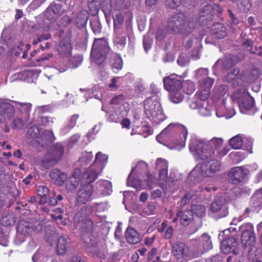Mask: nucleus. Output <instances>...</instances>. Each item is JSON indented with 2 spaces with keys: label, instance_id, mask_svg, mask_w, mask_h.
<instances>
[{
  "label": "nucleus",
  "instance_id": "1",
  "mask_svg": "<svg viewBox=\"0 0 262 262\" xmlns=\"http://www.w3.org/2000/svg\"><path fill=\"white\" fill-rule=\"evenodd\" d=\"M223 143L221 138H214L208 141L193 138L191 140L189 149L196 158L205 160L213 157L214 149L221 157L227 155L229 150L225 147L222 148Z\"/></svg>",
  "mask_w": 262,
  "mask_h": 262
},
{
  "label": "nucleus",
  "instance_id": "2",
  "mask_svg": "<svg viewBox=\"0 0 262 262\" xmlns=\"http://www.w3.org/2000/svg\"><path fill=\"white\" fill-rule=\"evenodd\" d=\"M0 98V123H7L15 116L16 111L20 115L27 118L30 115L32 104Z\"/></svg>",
  "mask_w": 262,
  "mask_h": 262
},
{
  "label": "nucleus",
  "instance_id": "3",
  "mask_svg": "<svg viewBox=\"0 0 262 262\" xmlns=\"http://www.w3.org/2000/svg\"><path fill=\"white\" fill-rule=\"evenodd\" d=\"M195 20L187 18L183 13H179L169 19L166 28L170 33L187 34L195 28Z\"/></svg>",
  "mask_w": 262,
  "mask_h": 262
},
{
  "label": "nucleus",
  "instance_id": "4",
  "mask_svg": "<svg viewBox=\"0 0 262 262\" xmlns=\"http://www.w3.org/2000/svg\"><path fill=\"white\" fill-rule=\"evenodd\" d=\"M220 169V161L212 160L208 162H201L198 164L191 171L189 176L199 180L205 177L213 176Z\"/></svg>",
  "mask_w": 262,
  "mask_h": 262
},
{
  "label": "nucleus",
  "instance_id": "5",
  "mask_svg": "<svg viewBox=\"0 0 262 262\" xmlns=\"http://www.w3.org/2000/svg\"><path fill=\"white\" fill-rule=\"evenodd\" d=\"M144 108L146 116L152 122L157 124L165 119V116L161 104L156 98H148L146 99Z\"/></svg>",
  "mask_w": 262,
  "mask_h": 262
},
{
  "label": "nucleus",
  "instance_id": "6",
  "mask_svg": "<svg viewBox=\"0 0 262 262\" xmlns=\"http://www.w3.org/2000/svg\"><path fill=\"white\" fill-rule=\"evenodd\" d=\"M172 129H173L174 133L180 134V135L179 139H176L177 143H174L173 147L170 148L180 149V148L184 146L187 135V129L184 125L178 123L170 124L157 136V140L159 143H161V140L165 138V135L169 133Z\"/></svg>",
  "mask_w": 262,
  "mask_h": 262
},
{
  "label": "nucleus",
  "instance_id": "7",
  "mask_svg": "<svg viewBox=\"0 0 262 262\" xmlns=\"http://www.w3.org/2000/svg\"><path fill=\"white\" fill-rule=\"evenodd\" d=\"M110 50L108 42L104 38L96 39L93 45L91 58L97 64H102L110 57Z\"/></svg>",
  "mask_w": 262,
  "mask_h": 262
},
{
  "label": "nucleus",
  "instance_id": "8",
  "mask_svg": "<svg viewBox=\"0 0 262 262\" xmlns=\"http://www.w3.org/2000/svg\"><path fill=\"white\" fill-rule=\"evenodd\" d=\"M92 211L91 206H86L78 211L74 216L75 225L76 228L80 227L83 232V236L88 234L89 236L93 231V222L87 219V216L90 215Z\"/></svg>",
  "mask_w": 262,
  "mask_h": 262
},
{
  "label": "nucleus",
  "instance_id": "9",
  "mask_svg": "<svg viewBox=\"0 0 262 262\" xmlns=\"http://www.w3.org/2000/svg\"><path fill=\"white\" fill-rule=\"evenodd\" d=\"M64 153V149L60 143H56L53 145L43 157L41 164L45 168H49L54 166L62 158Z\"/></svg>",
  "mask_w": 262,
  "mask_h": 262
},
{
  "label": "nucleus",
  "instance_id": "10",
  "mask_svg": "<svg viewBox=\"0 0 262 262\" xmlns=\"http://www.w3.org/2000/svg\"><path fill=\"white\" fill-rule=\"evenodd\" d=\"M42 230V226L37 224L34 228L31 223L24 221L18 222L16 235L15 243L20 244L23 242L25 237L34 233H38Z\"/></svg>",
  "mask_w": 262,
  "mask_h": 262
},
{
  "label": "nucleus",
  "instance_id": "11",
  "mask_svg": "<svg viewBox=\"0 0 262 262\" xmlns=\"http://www.w3.org/2000/svg\"><path fill=\"white\" fill-rule=\"evenodd\" d=\"M156 167L159 171V185L161 188L166 189L167 186L171 187L169 180H167L168 162L165 159L159 158L156 161Z\"/></svg>",
  "mask_w": 262,
  "mask_h": 262
},
{
  "label": "nucleus",
  "instance_id": "12",
  "mask_svg": "<svg viewBox=\"0 0 262 262\" xmlns=\"http://www.w3.org/2000/svg\"><path fill=\"white\" fill-rule=\"evenodd\" d=\"M233 98L237 101L241 112L250 109L254 104V100L245 90L236 91Z\"/></svg>",
  "mask_w": 262,
  "mask_h": 262
},
{
  "label": "nucleus",
  "instance_id": "13",
  "mask_svg": "<svg viewBox=\"0 0 262 262\" xmlns=\"http://www.w3.org/2000/svg\"><path fill=\"white\" fill-rule=\"evenodd\" d=\"M171 249L173 255L178 261L185 262L190 255L189 247L183 242L173 243Z\"/></svg>",
  "mask_w": 262,
  "mask_h": 262
},
{
  "label": "nucleus",
  "instance_id": "14",
  "mask_svg": "<svg viewBox=\"0 0 262 262\" xmlns=\"http://www.w3.org/2000/svg\"><path fill=\"white\" fill-rule=\"evenodd\" d=\"M210 211L215 217L226 216L228 213V210L225 199L220 197L215 199L210 205Z\"/></svg>",
  "mask_w": 262,
  "mask_h": 262
},
{
  "label": "nucleus",
  "instance_id": "15",
  "mask_svg": "<svg viewBox=\"0 0 262 262\" xmlns=\"http://www.w3.org/2000/svg\"><path fill=\"white\" fill-rule=\"evenodd\" d=\"M242 231V243L245 246L252 245L256 241L253 226L251 223L242 225L239 228Z\"/></svg>",
  "mask_w": 262,
  "mask_h": 262
},
{
  "label": "nucleus",
  "instance_id": "16",
  "mask_svg": "<svg viewBox=\"0 0 262 262\" xmlns=\"http://www.w3.org/2000/svg\"><path fill=\"white\" fill-rule=\"evenodd\" d=\"M163 82L165 89L169 92L181 91L182 88L181 77L174 74L164 77Z\"/></svg>",
  "mask_w": 262,
  "mask_h": 262
},
{
  "label": "nucleus",
  "instance_id": "17",
  "mask_svg": "<svg viewBox=\"0 0 262 262\" xmlns=\"http://www.w3.org/2000/svg\"><path fill=\"white\" fill-rule=\"evenodd\" d=\"M130 30L127 28L116 29L114 31L113 42L114 47L119 50H123L126 43V37Z\"/></svg>",
  "mask_w": 262,
  "mask_h": 262
},
{
  "label": "nucleus",
  "instance_id": "18",
  "mask_svg": "<svg viewBox=\"0 0 262 262\" xmlns=\"http://www.w3.org/2000/svg\"><path fill=\"white\" fill-rule=\"evenodd\" d=\"M102 171V167H97L92 165L83 173L82 181L84 183H90L94 182Z\"/></svg>",
  "mask_w": 262,
  "mask_h": 262
},
{
  "label": "nucleus",
  "instance_id": "19",
  "mask_svg": "<svg viewBox=\"0 0 262 262\" xmlns=\"http://www.w3.org/2000/svg\"><path fill=\"white\" fill-rule=\"evenodd\" d=\"M238 243L235 237H230L225 239H223L221 243V249L225 254L233 252L235 254L238 253L236 250Z\"/></svg>",
  "mask_w": 262,
  "mask_h": 262
},
{
  "label": "nucleus",
  "instance_id": "20",
  "mask_svg": "<svg viewBox=\"0 0 262 262\" xmlns=\"http://www.w3.org/2000/svg\"><path fill=\"white\" fill-rule=\"evenodd\" d=\"M93 192V186L87 184L82 186L78 192L77 200L81 203H85L91 199V196Z\"/></svg>",
  "mask_w": 262,
  "mask_h": 262
},
{
  "label": "nucleus",
  "instance_id": "21",
  "mask_svg": "<svg viewBox=\"0 0 262 262\" xmlns=\"http://www.w3.org/2000/svg\"><path fill=\"white\" fill-rule=\"evenodd\" d=\"M129 110V104L124 103L123 107H115L113 112L109 115L108 119L111 122H117L125 115Z\"/></svg>",
  "mask_w": 262,
  "mask_h": 262
},
{
  "label": "nucleus",
  "instance_id": "22",
  "mask_svg": "<svg viewBox=\"0 0 262 262\" xmlns=\"http://www.w3.org/2000/svg\"><path fill=\"white\" fill-rule=\"evenodd\" d=\"M62 13V9L60 4H51L45 12V15L49 20H53Z\"/></svg>",
  "mask_w": 262,
  "mask_h": 262
},
{
  "label": "nucleus",
  "instance_id": "23",
  "mask_svg": "<svg viewBox=\"0 0 262 262\" xmlns=\"http://www.w3.org/2000/svg\"><path fill=\"white\" fill-rule=\"evenodd\" d=\"M50 177L53 181L59 186L62 185L67 179V174L58 169L55 168L51 171Z\"/></svg>",
  "mask_w": 262,
  "mask_h": 262
},
{
  "label": "nucleus",
  "instance_id": "24",
  "mask_svg": "<svg viewBox=\"0 0 262 262\" xmlns=\"http://www.w3.org/2000/svg\"><path fill=\"white\" fill-rule=\"evenodd\" d=\"M198 247L203 252L212 248V244L210 236L206 233L202 235L198 239Z\"/></svg>",
  "mask_w": 262,
  "mask_h": 262
},
{
  "label": "nucleus",
  "instance_id": "25",
  "mask_svg": "<svg viewBox=\"0 0 262 262\" xmlns=\"http://www.w3.org/2000/svg\"><path fill=\"white\" fill-rule=\"evenodd\" d=\"M96 189L99 194L102 196L110 195L112 192V185L106 180H99L96 183Z\"/></svg>",
  "mask_w": 262,
  "mask_h": 262
},
{
  "label": "nucleus",
  "instance_id": "26",
  "mask_svg": "<svg viewBox=\"0 0 262 262\" xmlns=\"http://www.w3.org/2000/svg\"><path fill=\"white\" fill-rule=\"evenodd\" d=\"M246 173L242 167L233 168L230 172V177L232 182L234 184H238L242 182L245 178Z\"/></svg>",
  "mask_w": 262,
  "mask_h": 262
},
{
  "label": "nucleus",
  "instance_id": "27",
  "mask_svg": "<svg viewBox=\"0 0 262 262\" xmlns=\"http://www.w3.org/2000/svg\"><path fill=\"white\" fill-rule=\"evenodd\" d=\"M70 245L69 239L64 235L59 237L56 243V252L58 254L63 255L67 251Z\"/></svg>",
  "mask_w": 262,
  "mask_h": 262
},
{
  "label": "nucleus",
  "instance_id": "28",
  "mask_svg": "<svg viewBox=\"0 0 262 262\" xmlns=\"http://www.w3.org/2000/svg\"><path fill=\"white\" fill-rule=\"evenodd\" d=\"M177 217H179L181 224L184 226H188L193 219V213L191 210L180 211L177 213Z\"/></svg>",
  "mask_w": 262,
  "mask_h": 262
},
{
  "label": "nucleus",
  "instance_id": "29",
  "mask_svg": "<svg viewBox=\"0 0 262 262\" xmlns=\"http://www.w3.org/2000/svg\"><path fill=\"white\" fill-rule=\"evenodd\" d=\"M125 236L127 242L132 244H137L140 241L138 233L132 228H127Z\"/></svg>",
  "mask_w": 262,
  "mask_h": 262
},
{
  "label": "nucleus",
  "instance_id": "30",
  "mask_svg": "<svg viewBox=\"0 0 262 262\" xmlns=\"http://www.w3.org/2000/svg\"><path fill=\"white\" fill-rule=\"evenodd\" d=\"M251 202L254 210H258L262 207V188L255 192L252 196Z\"/></svg>",
  "mask_w": 262,
  "mask_h": 262
},
{
  "label": "nucleus",
  "instance_id": "31",
  "mask_svg": "<svg viewBox=\"0 0 262 262\" xmlns=\"http://www.w3.org/2000/svg\"><path fill=\"white\" fill-rule=\"evenodd\" d=\"M212 32L214 37L222 39L226 35V28L221 23L214 24L212 27Z\"/></svg>",
  "mask_w": 262,
  "mask_h": 262
},
{
  "label": "nucleus",
  "instance_id": "32",
  "mask_svg": "<svg viewBox=\"0 0 262 262\" xmlns=\"http://www.w3.org/2000/svg\"><path fill=\"white\" fill-rule=\"evenodd\" d=\"M108 156L103 154L100 151L98 152L95 156V161L93 165H96L97 167H102L103 169L105 164L107 162Z\"/></svg>",
  "mask_w": 262,
  "mask_h": 262
},
{
  "label": "nucleus",
  "instance_id": "33",
  "mask_svg": "<svg viewBox=\"0 0 262 262\" xmlns=\"http://www.w3.org/2000/svg\"><path fill=\"white\" fill-rule=\"evenodd\" d=\"M243 135L239 134L230 139L229 143L232 148L239 149L243 144Z\"/></svg>",
  "mask_w": 262,
  "mask_h": 262
},
{
  "label": "nucleus",
  "instance_id": "34",
  "mask_svg": "<svg viewBox=\"0 0 262 262\" xmlns=\"http://www.w3.org/2000/svg\"><path fill=\"white\" fill-rule=\"evenodd\" d=\"M112 58V68L117 71L121 70L123 67V61L119 54L115 53H111L110 56Z\"/></svg>",
  "mask_w": 262,
  "mask_h": 262
},
{
  "label": "nucleus",
  "instance_id": "35",
  "mask_svg": "<svg viewBox=\"0 0 262 262\" xmlns=\"http://www.w3.org/2000/svg\"><path fill=\"white\" fill-rule=\"evenodd\" d=\"M113 105H116V107H123L124 103H128L126 101V98L123 94L114 95L111 101Z\"/></svg>",
  "mask_w": 262,
  "mask_h": 262
},
{
  "label": "nucleus",
  "instance_id": "36",
  "mask_svg": "<svg viewBox=\"0 0 262 262\" xmlns=\"http://www.w3.org/2000/svg\"><path fill=\"white\" fill-rule=\"evenodd\" d=\"M72 51L71 45L68 42H61L58 48V52L60 54L63 56L69 55Z\"/></svg>",
  "mask_w": 262,
  "mask_h": 262
},
{
  "label": "nucleus",
  "instance_id": "37",
  "mask_svg": "<svg viewBox=\"0 0 262 262\" xmlns=\"http://www.w3.org/2000/svg\"><path fill=\"white\" fill-rule=\"evenodd\" d=\"M170 100L174 103H178L183 99V94L182 89L181 91L170 92L169 94Z\"/></svg>",
  "mask_w": 262,
  "mask_h": 262
},
{
  "label": "nucleus",
  "instance_id": "38",
  "mask_svg": "<svg viewBox=\"0 0 262 262\" xmlns=\"http://www.w3.org/2000/svg\"><path fill=\"white\" fill-rule=\"evenodd\" d=\"M27 134L30 137L39 139L40 134V129L37 126L33 125L28 129Z\"/></svg>",
  "mask_w": 262,
  "mask_h": 262
},
{
  "label": "nucleus",
  "instance_id": "39",
  "mask_svg": "<svg viewBox=\"0 0 262 262\" xmlns=\"http://www.w3.org/2000/svg\"><path fill=\"white\" fill-rule=\"evenodd\" d=\"M114 8L117 10H120L130 5L129 0H115Z\"/></svg>",
  "mask_w": 262,
  "mask_h": 262
},
{
  "label": "nucleus",
  "instance_id": "40",
  "mask_svg": "<svg viewBox=\"0 0 262 262\" xmlns=\"http://www.w3.org/2000/svg\"><path fill=\"white\" fill-rule=\"evenodd\" d=\"M79 117L78 115H74L72 116L68 123V126L62 128V131L63 133L66 134L69 132L76 124V121Z\"/></svg>",
  "mask_w": 262,
  "mask_h": 262
},
{
  "label": "nucleus",
  "instance_id": "41",
  "mask_svg": "<svg viewBox=\"0 0 262 262\" xmlns=\"http://www.w3.org/2000/svg\"><path fill=\"white\" fill-rule=\"evenodd\" d=\"M104 90L99 85H95L92 90V94L95 98L100 100L102 97Z\"/></svg>",
  "mask_w": 262,
  "mask_h": 262
},
{
  "label": "nucleus",
  "instance_id": "42",
  "mask_svg": "<svg viewBox=\"0 0 262 262\" xmlns=\"http://www.w3.org/2000/svg\"><path fill=\"white\" fill-rule=\"evenodd\" d=\"M199 114L203 116H208L211 115V106L206 102L203 103L199 107Z\"/></svg>",
  "mask_w": 262,
  "mask_h": 262
},
{
  "label": "nucleus",
  "instance_id": "43",
  "mask_svg": "<svg viewBox=\"0 0 262 262\" xmlns=\"http://www.w3.org/2000/svg\"><path fill=\"white\" fill-rule=\"evenodd\" d=\"M192 211L196 216L202 217L206 213V208L204 206L200 205H193L191 207Z\"/></svg>",
  "mask_w": 262,
  "mask_h": 262
},
{
  "label": "nucleus",
  "instance_id": "44",
  "mask_svg": "<svg viewBox=\"0 0 262 262\" xmlns=\"http://www.w3.org/2000/svg\"><path fill=\"white\" fill-rule=\"evenodd\" d=\"M124 19L122 15L121 14H117L115 18L114 19V31H116V29H122L123 28H127L128 30H130L129 27L127 26H120V25L122 24L123 23Z\"/></svg>",
  "mask_w": 262,
  "mask_h": 262
},
{
  "label": "nucleus",
  "instance_id": "45",
  "mask_svg": "<svg viewBox=\"0 0 262 262\" xmlns=\"http://www.w3.org/2000/svg\"><path fill=\"white\" fill-rule=\"evenodd\" d=\"M238 73L239 70L238 69H232L225 76L224 80L227 82H231L237 77Z\"/></svg>",
  "mask_w": 262,
  "mask_h": 262
},
{
  "label": "nucleus",
  "instance_id": "46",
  "mask_svg": "<svg viewBox=\"0 0 262 262\" xmlns=\"http://www.w3.org/2000/svg\"><path fill=\"white\" fill-rule=\"evenodd\" d=\"M208 74V71L206 68H200L195 71V77L200 81L205 78Z\"/></svg>",
  "mask_w": 262,
  "mask_h": 262
},
{
  "label": "nucleus",
  "instance_id": "47",
  "mask_svg": "<svg viewBox=\"0 0 262 262\" xmlns=\"http://www.w3.org/2000/svg\"><path fill=\"white\" fill-rule=\"evenodd\" d=\"M200 82L201 89H209L210 90L214 80L209 77H206Z\"/></svg>",
  "mask_w": 262,
  "mask_h": 262
},
{
  "label": "nucleus",
  "instance_id": "48",
  "mask_svg": "<svg viewBox=\"0 0 262 262\" xmlns=\"http://www.w3.org/2000/svg\"><path fill=\"white\" fill-rule=\"evenodd\" d=\"M79 183V181L78 180L70 177L66 184L67 189L70 191L74 190L78 186Z\"/></svg>",
  "mask_w": 262,
  "mask_h": 262
},
{
  "label": "nucleus",
  "instance_id": "49",
  "mask_svg": "<svg viewBox=\"0 0 262 262\" xmlns=\"http://www.w3.org/2000/svg\"><path fill=\"white\" fill-rule=\"evenodd\" d=\"M32 259L34 262H47L48 258L38 251L34 254Z\"/></svg>",
  "mask_w": 262,
  "mask_h": 262
},
{
  "label": "nucleus",
  "instance_id": "50",
  "mask_svg": "<svg viewBox=\"0 0 262 262\" xmlns=\"http://www.w3.org/2000/svg\"><path fill=\"white\" fill-rule=\"evenodd\" d=\"M209 94V90L205 89H202L196 93L198 97L203 101L206 100L208 98Z\"/></svg>",
  "mask_w": 262,
  "mask_h": 262
},
{
  "label": "nucleus",
  "instance_id": "51",
  "mask_svg": "<svg viewBox=\"0 0 262 262\" xmlns=\"http://www.w3.org/2000/svg\"><path fill=\"white\" fill-rule=\"evenodd\" d=\"M12 125L13 128L21 129L24 126L25 122L21 118L17 117L13 120Z\"/></svg>",
  "mask_w": 262,
  "mask_h": 262
},
{
  "label": "nucleus",
  "instance_id": "52",
  "mask_svg": "<svg viewBox=\"0 0 262 262\" xmlns=\"http://www.w3.org/2000/svg\"><path fill=\"white\" fill-rule=\"evenodd\" d=\"M40 138L42 140L51 141L53 139V134L50 130L42 131L40 130Z\"/></svg>",
  "mask_w": 262,
  "mask_h": 262
},
{
  "label": "nucleus",
  "instance_id": "53",
  "mask_svg": "<svg viewBox=\"0 0 262 262\" xmlns=\"http://www.w3.org/2000/svg\"><path fill=\"white\" fill-rule=\"evenodd\" d=\"M102 10L107 19L110 17L112 12V6L110 3L104 4Z\"/></svg>",
  "mask_w": 262,
  "mask_h": 262
},
{
  "label": "nucleus",
  "instance_id": "54",
  "mask_svg": "<svg viewBox=\"0 0 262 262\" xmlns=\"http://www.w3.org/2000/svg\"><path fill=\"white\" fill-rule=\"evenodd\" d=\"M37 192L41 197H44L49 194V189L46 186H39L37 188Z\"/></svg>",
  "mask_w": 262,
  "mask_h": 262
},
{
  "label": "nucleus",
  "instance_id": "55",
  "mask_svg": "<svg viewBox=\"0 0 262 262\" xmlns=\"http://www.w3.org/2000/svg\"><path fill=\"white\" fill-rule=\"evenodd\" d=\"M147 168L148 165L145 162L143 161L138 162L136 165V167L132 169V172L128 176V179L131 178V176L136 168H137L138 170H147Z\"/></svg>",
  "mask_w": 262,
  "mask_h": 262
},
{
  "label": "nucleus",
  "instance_id": "56",
  "mask_svg": "<svg viewBox=\"0 0 262 262\" xmlns=\"http://www.w3.org/2000/svg\"><path fill=\"white\" fill-rule=\"evenodd\" d=\"M228 91V88L225 85H222L217 86L215 90V92L218 96H222L226 94Z\"/></svg>",
  "mask_w": 262,
  "mask_h": 262
},
{
  "label": "nucleus",
  "instance_id": "57",
  "mask_svg": "<svg viewBox=\"0 0 262 262\" xmlns=\"http://www.w3.org/2000/svg\"><path fill=\"white\" fill-rule=\"evenodd\" d=\"M152 39L148 36H145L143 39V46L144 50L147 52L151 47Z\"/></svg>",
  "mask_w": 262,
  "mask_h": 262
},
{
  "label": "nucleus",
  "instance_id": "58",
  "mask_svg": "<svg viewBox=\"0 0 262 262\" xmlns=\"http://www.w3.org/2000/svg\"><path fill=\"white\" fill-rule=\"evenodd\" d=\"M222 63L223 64V67L224 69H228L230 67H231L232 65V63L230 59H228L227 58L224 59V60L222 61L220 60H218L215 63V65H218L220 64L221 63Z\"/></svg>",
  "mask_w": 262,
  "mask_h": 262
},
{
  "label": "nucleus",
  "instance_id": "59",
  "mask_svg": "<svg viewBox=\"0 0 262 262\" xmlns=\"http://www.w3.org/2000/svg\"><path fill=\"white\" fill-rule=\"evenodd\" d=\"M182 0H166L167 6L171 8H174L179 5Z\"/></svg>",
  "mask_w": 262,
  "mask_h": 262
},
{
  "label": "nucleus",
  "instance_id": "60",
  "mask_svg": "<svg viewBox=\"0 0 262 262\" xmlns=\"http://www.w3.org/2000/svg\"><path fill=\"white\" fill-rule=\"evenodd\" d=\"M82 61V58L81 56H76L73 57L72 60L73 67L77 68Z\"/></svg>",
  "mask_w": 262,
  "mask_h": 262
},
{
  "label": "nucleus",
  "instance_id": "61",
  "mask_svg": "<svg viewBox=\"0 0 262 262\" xmlns=\"http://www.w3.org/2000/svg\"><path fill=\"white\" fill-rule=\"evenodd\" d=\"M119 77H114L113 78L110 83L108 84V86L114 90H116L118 88V85L117 84V79Z\"/></svg>",
  "mask_w": 262,
  "mask_h": 262
},
{
  "label": "nucleus",
  "instance_id": "62",
  "mask_svg": "<svg viewBox=\"0 0 262 262\" xmlns=\"http://www.w3.org/2000/svg\"><path fill=\"white\" fill-rule=\"evenodd\" d=\"M81 173V171L80 168H76L74 169L73 172L72 173L71 178L72 179H75L76 180H78L79 181Z\"/></svg>",
  "mask_w": 262,
  "mask_h": 262
},
{
  "label": "nucleus",
  "instance_id": "63",
  "mask_svg": "<svg viewBox=\"0 0 262 262\" xmlns=\"http://www.w3.org/2000/svg\"><path fill=\"white\" fill-rule=\"evenodd\" d=\"M225 107L223 104L220 107H217L216 111V115L218 117H222L225 115Z\"/></svg>",
  "mask_w": 262,
  "mask_h": 262
},
{
  "label": "nucleus",
  "instance_id": "64",
  "mask_svg": "<svg viewBox=\"0 0 262 262\" xmlns=\"http://www.w3.org/2000/svg\"><path fill=\"white\" fill-rule=\"evenodd\" d=\"M192 198V195L190 193L186 194L182 199L181 201V205L184 206L187 204Z\"/></svg>",
  "mask_w": 262,
  "mask_h": 262
}]
</instances>
